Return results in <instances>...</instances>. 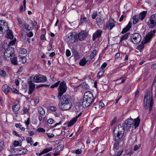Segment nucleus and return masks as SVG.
<instances>
[{"label": "nucleus", "mask_w": 156, "mask_h": 156, "mask_svg": "<svg viewBox=\"0 0 156 156\" xmlns=\"http://www.w3.org/2000/svg\"><path fill=\"white\" fill-rule=\"evenodd\" d=\"M19 52L21 54H24L27 53V50L24 48H20L19 51Z\"/></svg>", "instance_id": "obj_38"}, {"label": "nucleus", "mask_w": 156, "mask_h": 156, "mask_svg": "<svg viewBox=\"0 0 156 156\" xmlns=\"http://www.w3.org/2000/svg\"><path fill=\"white\" fill-rule=\"evenodd\" d=\"M20 104H17L12 106V109L13 112H16L18 111L20 108Z\"/></svg>", "instance_id": "obj_28"}, {"label": "nucleus", "mask_w": 156, "mask_h": 156, "mask_svg": "<svg viewBox=\"0 0 156 156\" xmlns=\"http://www.w3.org/2000/svg\"><path fill=\"white\" fill-rule=\"evenodd\" d=\"M59 103H72L71 101L72 99L70 96L68 94H65L62 96V98L59 97Z\"/></svg>", "instance_id": "obj_10"}, {"label": "nucleus", "mask_w": 156, "mask_h": 156, "mask_svg": "<svg viewBox=\"0 0 156 156\" xmlns=\"http://www.w3.org/2000/svg\"><path fill=\"white\" fill-rule=\"evenodd\" d=\"M153 104V97L151 96L150 101V105H149V112H151V110H152V106Z\"/></svg>", "instance_id": "obj_35"}, {"label": "nucleus", "mask_w": 156, "mask_h": 156, "mask_svg": "<svg viewBox=\"0 0 156 156\" xmlns=\"http://www.w3.org/2000/svg\"><path fill=\"white\" fill-rule=\"evenodd\" d=\"M123 152V150H120L118 151L115 156H121Z\"/></svg>", "instance_id": "obj_56"}, {"label": "nucleus", "mask_w": 156, "mask_h": 156, "mask_svg": "<svg viewBox=\"0 0 156 156\" xmlns=\"http://www.w3.org/2000/svg\"><path fill=\"white\" fill-rule=\"evenodd\" d=\"M147 11H143L138 16L140 17V20H143L144 18L147 14Z\"/></svg>", "instance_id": "obj_30"}, {"label": "nucleus", "mask_w": 156, "mask_h": 156, "mask_svg": "<svg viewBox=\"0 0 156 156\" xmlns=\"http://www.w3.org/2000/svg\"><path fill=\"white\" fill-rule=\"evenodd\" d=\"M38 112L41 115L44 116L45 115V111L43 108L40 106L38 108Z\"/></svg>", "instance_id": "obj_27"}, {"label": "nucleus", "mask_w": 156, "mask_h": 156, "mask_svg": "<svg viewBox=\"0 0 156 156\" xmlns=\"http://www.w3.org/2000/svg\"><path fill=\"white\" fill-rule=\"evenodd\" d=\"M67 88L66 83L64 81L60 82L58 89V94L57 97L58 99H59V97H61L63 94L66 92Z\"/></svg>", "instance_id": "obj_4"}, {"label": "nucleus", "mask_w": 156, "mask_h": 156, "mask_svg": "<svg viewBox=\"0 0 156 156\" xmlns=\"http://www.w3.org/2000/svg\"><path fill=\"white\" fill-rule=\"evenodd\" d=\"M57 108L54 106H51L50 107V109L51 111L53 112H55L57 110Z\"/></svg>", "instance_id": "obj_50"}, {"label": "nucleus", "mask_w": 156, "mask_h": 156, "mask_svg": "<svg viewBox=\"0 0 156 156\" xmlns=\"http://www.w3.org/2000/svg\"><path fill=\"white\" fill-rule=\"evenodd\" d=\"M88 33L85 31L82 30L78 34H77V38L80 41L84 40L87 36Z\"/></svg>", "instance_id": "obj_13"}, {"label": "nucleus", "mask_w": 156, "mask_h": 156, "mask_svg": "<svg viewBox=\"0 0 156 156\" xmlns=\"http://www.w3.org/2000/svg\"><path fill=\"white\" fill-rule=\"evenodd\" d=\"M151 96L152 97V95H151ZM151 98V97L150 92L149 91H147L145 94L144 102L145 101H146V102L148 101L150 102Z\"/></svg>", "instance_id": "obj_23"}, {"label": "nucleus", "mask_w": 156, "mask_h": 156, "mask_svg": "<svg viewBox=\"0 0 156 156\" xmlns=\"http://www.w3.org/2000/svg\"><path fill=\"white\" fill-rule=\"evenodd\" d=\"M98 14L97 12H94L92 15L91 18L93 19H95L97 16Z\"/></svg>", "instance_id": "obj_57"}, {"label": "nucleus", "mask_w": 156, "mask_h": 156, "mask_svg": "<svg viewBox=\"0 0 156 156\" xmlns=\"http://www.w3.org/2000/svg\"><path fill=\"white\" fill-rule=\"evenodd\" d=\"M13 144L14 147H16L19 145L20 143L18 141L15 140L14 141ZM21 145H20V146Z\"/></svg>", "instance_id": "obj_54"}, {"label": "nucleus", "mask_w": 156, "mask_h": 156, "mask_svg": "<svg viewBox=\"0 0 156 156\" xmlns=\"http://www.w3.org/2000/svg\"><path fill=\"white\" fill-rule=\"evenodd\" d=\"M129 35V33H127L126 34L121 37L119 41V42H122L123 41L127 39Z\"/></svg>", "instance_id": "obj_31"}, {"label": "nucleus", "mask_w": 156, "mask_h": 156, "mask_svg": "<svg viewBox=\"0 0 156 156\" xmlns=\"http://www.w3.org/2000/svg\"><path fill=\"white\" fill-rule=\"evenodd\" d=\"M37 131L39 132H45L46 131L45 129L42 127H40L37 129Z\"/></svg>", "instance_id": "obj_48"}, {"label": "nucleus", "mask_w": 156, "mask_h": 156, "mask_svg": "<svg viewBox=\"0 0 156 156\" xmlns=\"http://www.w3.org/2000/svg\"><path fill=\"white\" fill-rule=\"evenodd\" d=\"M140 119L139 117H138L136 119H134V124L133 126H134V128L136 129L138 127L139 125L140 122Z\"/></svg>", "instance_id": "obj_24"}, {"label": "nucleus", "mask_w": 156, "mask_h": 156, "mask_svg": "<svg viewBox=\"0 0 156 156\" xmlns=\"http://www.w3.org/2000/svg\"><path fill=\"white\" fill-rule=\"evenodd\" d=\"M59 103L58 106L63 111L69 110L71 107L72 103Z\"/></svg>", "instance_id": "obj_14"}, {"label": "nucleus", "mask_w": 156, "mask_h": 156, "mask_svg": "<svg viewBox=\"0 0 156 156\" xmlns=\"http://www.w3.org/2000/svg\"><path fill=\"white\" fill-rule=\"evenodd\" d=\"M97 53V51L96 50L94 49L93 50L92 52L90 54V59H92L95 57Z\"/></svg>", "instance_id": "obj_33"}, {"label": "nucleus", "mask_w": 156, "mask_h": 156, "mask_svg": "<svg viewBox=\"0 0 156 156\" xmlns=\"http://www.w3.org/2000/svg\"><path fill=\"white\" fill-rule=\"evenodd\" d=\"M0 74L3 77H5L6 75V73L4 69H1L0 70Z\"/></svg>", "instance_id": "obj_44"}, {"label": "nucleus", "mask_w": 156, "mask_h": 156, "mask_svg": "<svg viewBox=\"0 0 156 156\" xmlns=\"http://www.w3.org/2000/svg\"><path fill=\"white\" fill-rule=\"evenodd\" d=\"M134 121L133 119L131 118H128L124 122L122 123V126L121 125V127L123 128L124 131L129 130L131 126L134 124Z\"/></svg>", "instance_id": "obj_5"}, {"label": "nucleus", "mask_w": 156, "mask_h": 156, "mask_svg": "<svg viewBox=\"0 0 156 156\" xmlns=\"http://www.w3.org/2000/svg\"><path fill=\"white\" fill-rule=\"evenodd\" d=\"M2 51L4 52V58L6 60H10L12 57L15 56L14 48L12 47H8L6 50L4 49L3 50L2 49Z\"/></svg>", "instance_id": "obj_2"}, {"label": "nucleus", "mask_w": 156, "mask_h": 156, "mask_svg": "<svg viewBox=\"0 0 156 156\" xmlns=\"http://www.w3.org/2000/svg\"><path fill=\"white\" fill-rule=\"evenodd\" d=\"M66 55L67 57H69L71 55V52L69 49H67L66 51Z\"/></svg>", "instance_id": "obj_62"}, {"label": "nucleus", "mask_w": 156, "mask_h": 156, "mask_svg": "<svg viewBox=\"0 0 156 156\" xmlns=\"http://www.w3.org/2000/svg\"><path fill=\"white\" fill-rule=\"evenodd\" d=\"M23 113L22 114H27L28 112V109L25 108V107H23Z\"/></svg>", "instance_id": "obj_59"}, {"label": "nucleus", "mask_w": 156, "mask_h": 156, "mask_svg": "<svg viewBox=\"0 0 156 156\" xmlns=\"http://www.w3.org/2000/svg\"><path fill=\"white\" fill-rule=\"evenodd\" d=\"M147 23L149 28H155L156 26V14H153L150 16Z\"/></svg>", "instance_id": "obj_6"}, {"label": "nucleus", "mask_w": 156, "mask_h": 156, "mask_svg": "<svg viewBox=\"0 0 156 156\" xmlns=\"http://www.w3.org/2000/svg\"><path fill=\"white\" fill-rule=\"evenodd\" d=\"M149 102V101H148L147 102L145 101V102H144V108H145V110L147 109V107L148 106Z\"/></svg>", "instance_id": "obj_60"}, {"label": "nucleus", "mask_w": 156, "mask_h": 156, "mask_svg": "<svg viewBox=\"0 0 156 156\" xmlns=\"http://www.w3.org/2000/svg\"><path fill=\"white\" fill-rule=\"evenodd\" d=\"M30 122V118H28L27 120H25L24 121V123L26 124V126H28V125L29 124Z\"/></svg>", "instance_id": "obj_55"}, {"label": "nucleus", "mask_w": 156, "mask_h": 156, "mask_svg": "<svg viewBox=\"0 0 156 156\" xmlns=\"http://www.w3.org/2000/svg\"><path fill=\"white\" fill-rule=\"evenodd\" d=\"M132 22L129 21L127 26L124 28L122 30L121 33L124 34L128 31L131 27Z\"/></svg>", "instance_id": "obj_22"}, {"label": "nucleus", "mask_w": 156, "mask_h": 156, "mask_svg": "<svg viewBox=\"0 0 156 156\" xmlns=\"http://www.w3.org/2000/svg\"><path fill=\"white\" fill-rule=\"evenodd\" d=\"M117 143L114 144L113 148L116 150H117L119 148V142H116Z\"/></svg>", "instance_id": "obj_46"}, {"label": "nucleus", "mask_w": 156, "mask_h": 156, "mask_svg": "<svg viewBox=\"0 0 156 156\" xmlns=\"http://www.w3.org/2000/svg\"><path fill=\"white\" fill-rule=\"evenodd\" d=\"M83 97L87 99L90 104L94 101V95L91 92H86L85 93Z\"/></svg>", "instance_id": "obj_11"}, {"label": "nucleus", "mask_w": 156, "mask_h": 156, "mask_svg": "<svg viewBox=\"0 0 156 156\" xmlns=\"http://www.w3.org/2000/svg\"><path fill=\"white\" fill-rule=\"evenodd\" d=\"M102 33V31L101 30H98L95 32H94L92 37V40L94 41L97 38H99L101 36Z\"/></svg>", "instance_id": "obj_18"}, {"label": "nucleus", "mask_w": 156, "mask_h": 156, "mask_svg": "<svg viewBox=\"0 0 156 156\" xmlns=\"http://www.w3.org/2000/svg\"><path fill=\"white\" fill-rule=\"evenodd\" d=\"M117 121V117H114L113 119L112 120V121L111 122V125H113L115 122H116Z\"/></svg>", "instance_id": "obj_63"}, {"label": "nucleus", "mask_w": 156, "mask_h": 156, "mask_svg": "<svg viewBox=\"0 0 156 156\" xmlns=\"http://www.w3.org/2000/svg\"><path fill=\"white\" fill-rule=\"evenodd\" d=\"M124 130L121 127V125L119 124L118 127H116L114 129L113 133L115 136V140L116 142H119L122 138Z\"/></svg>", "instance_id": "obj_1"}, {"label": "nucleus", "mask_w": 156, "mask_h": 156, "mask_svg": "<svg viewBox=\"0 0 156 156\" xmlns=\"http://www.w3.org/2000/svg\"><path fill=\"white\" fill-rule=\"evenodd\" d=\"M77 34L73 32H70L66 36V41L68 44H70L77 41Z\"/></svg>", "instance_id": "obj_3"}, {"label": "nucleus", "mask_w": 156, "mask_h": 156, "mask_svg": "<svg viewBox=\"0 0 156 156\" xmlns=\"http://www.w3.org/2000/svg\"><path fill=\"white\" fill-rule=\"evenodd\" d=\"M141 35L139 33H135L131 35L129 40L134 44H137L141 41Z\"/></svg>", "instance_id": "obj_7"}, {"label": "nucleus", "mask_w": 156, "mask_h": 156, "mask_svg": "<svg viewBox=\"0 0 156 156\" xmlns=\"http://www.w3.org/2000/svg\"><path fill=\"white\" fill-rule=\"evenodd\" d=\"M12 90L14 93L19 94V91L17 89L14 88Z\"/></svg>", "instance_id": "obj_64"}, {"label": "nucleus", "mask_w": 156, "mask_h": 156, "mask_svg": "<svg viewBox=\"0 0 156 156\" xmlns=\"http://www.w3.org/2000/svg\"><path fill=\"white\" fill-rule=\"evenodd\" d=\"M87 61L86 60L85 58H83L82 59L80 60L79 62V65L81 66H84L87 62Z\"/></svg>", "instance_id": "obj_32"}, {"label": "nucleus", "mask_w": 156, "mask_h": 156, "mask_svg": "<svg viewBox=\"0 0 156 156\" xmlns=\"http://www.w3.org/2000/svg\"><path fill=\"white\" fill-rule=\"evenodd\" d=\"M48 122L50 124H51L55 122V121L51 118L47 120Z\"/></svg>", "instance_id": "obj_52"}, {"label": "nucleus", "mask_w": 156, "mask_h": 156, "mask_svg": "<svg viewBox=\"0 0 156 156\" xmlns=\"http://www.w3.org/2000/svg\"><path fill=\"white\" fill-rule=\"evenodd\" d=\"M80 23L81 24H83L84 23L87 24V18L84 17L83 18H81L80 20Z\"/></svg>", "instance_id": "obj_39"}, {"label": "nucleus", "mask_w": 156, "mask_h": 156, "mask_svg": "<svg viewBox=\"0 0 156 156\" xmlns=\"http://www.w3.org/2000/svg\"><path fill=\"white\" fill-rule=\"evenodd\" d=\"M27 152V150L23 148H15L13 150L12 154L13 155L24 154L26 153Z\"/></svg>", "instance_id": "obj_12"}, {"label": "nucleus", "mask_w": 156, "mask_h": 156, "mask_svg": "<svg viewBox=\"0 0 156 156\" xmlns=\"http://www.w3.org/2000/svg\"><path fill=\"white\" fill-rule=\"evenodd\" d=\"M105 106L103 102L100 101L99 103V106L100 108H102Z\"/></svg>", "instance_id": "obj_58"}, {"label": "nucleus", "mask_w": 156, "mask_h": 156, "mask_svg": "<svg viewBox=\"0 0 156 156\" xmlns=\"http://www.w3.org/2000/svg\"><path fill=\"white\" fill-rule=\"evenodd\" d=\"M26 58L25 57H20L19 58V62L22 63H25L26 62Z\"/></svg>", "instance_id": "obj_41"}, {"label": "nucleus", "mask_w": 156, "mask_h": 156, "mask_svg": "<svg viewBox=\"0 0 156 156\" xmlns=\"http://www.w3.org/2000/svg\"><path fill=\"white\" fill-rule=\"evenodd\" d=\"M10 89V87L7 84L4 85L2 87V90L5 94H7Z\"/></svg>", "instance_id": "obj_21"}, {"label": "nucleus", "mask_w": 156, "mask_h": 156, "mask_svg": "<svg viewBox=\"0 0 156 156\" xmlns=\"http://www.w3.org/2000/svg\"><path fill=\"white\" fill-rule=\"evenodd\" d=\"M7 22L4 20H0V33L5 32L7 29Z\"/></svg>", "instance_id": "obj_16"}, {"label": "nucleus", "mask_w": 156, "mask_h": 156, "mask_svg": "<svg viewBox=\"0 0 156 156\" xmlns=\"http://www.w3.org/2000/svg\"><path fill=\"white\" fill-rule=\"evenodd\" d=\"M64 145L62 144L59 145L57 147V148H58L59 149V151L60 152V151H62Z\"/></svg>", "instance_id": "obj_53"}, {"label": "nucleus", "mask_w": 156, "mask_h": 156, "mask_svg": "<svg viewBox=\"0 0 156 156\" xmlns=\"http://www.w3.org/2000/svg\"><path fill=\"white\" fill-rule=\"evenodd\" d=\"M60 81H58L57 82L54 83L53 84L51 85L50 87L51 88H54L57 87L58 86L59 84H60Z\"/></svg>", "instance_id": "obj_40"}, {"label": "nucleus", "mask_w": 156, "mask_h": 156, "mask_svg": "<svg viewBox=\"0 0 156 156\" xmlns=\"http://www.w3.org/2000/svg\"><path fill=\"white\" fill-rule=\"evenodd\" d=\"M105 72V70L101 69L98 73L97 74V77L98 79L100 78L101 76L104 74Z\"/></svg>", "instance_id": "obj_34"}, {"label": "nucleus", "mask_w": 156, "mask_h": 156, "mask_svg": "<svg viewBox=\"0 0 156 156\" xmlns=\"http://www.w3.org/2000/svg\"><path fill=\"white\" fill-rule=\"evenodd\" d=\"M6 25H7V30H5V32L1 33L3 34L6 32L7 33L6 34V37L8 38L11 39H12L13 38V36L12 34V31L11 30L9 29L8 24L7 23Z\"/></svg>", "instance_id": "obj_17"}, {"label": "nucleus", "mask_w": 156, "mask_h": 156, "mask_svg": "<svg viewBox=\"0 0 156 156\" xmlns=\"http://www.w3.org/2000/svg\"><path fill=\"white\" fill-rule=\"evenodd\" d=\"M72 52L73 55L76 58L78 59L79 58L80 55L79 53L77 51L76 49L75 48L72 49Z\"/></svg>", "instance_id": "obj_25"}, {"label": "nucleus", "mask_w": 156, "mask_h": 156, "mask_svg": "<svg viewBox=\"0 0 156 156\" xmlns=\"http://www.w3.org/2000/svg\"><path fill=\"white\" fill-rule=\"evenodd\" d=\"M28 84H29V90L28 94H31L35 89V84L31 80L29 82Z\"/></svg>", "instance_id": "obj_19"}, {"label": "nucleus", "mask_w": 156, "mask_h": 156, "mask_svg": "<svg viewBox=\"0 0 156 156\" xmlns=\"http://www.w3.org/2000/svg\"><path fill=\"white\" fill-rule=\"evenodd\" d=\"M26 141L28 143H30L31 145L32 144V143H31V142H32V143L33 142L32 138L30 137H28L27 138Z\"/></svg>", "instance_id": "obj_47"}, {"label": "nucleus", "mask_w": 156, "mask_h": 156, "mask_svg": "<svg viewBox=\"0 0 156 156\" xmlns=\"http://www.w3.org/2000/svg\"><path fill=\"white\" fill-rule=\"evenodd\" d=\"M46 81V77L41 75L37 74L33 78V81L35 83L44 82Z\"/></svg>", "instance_id": "obj_8"}, {"label": "nucleus", "mask_w": 156, "mask_h": 156, "mask_svg": "<svg viewBox=\"0 0 156 156\" xmlns=\"http://www.w3.org/2000/svg\"><path fill=\"white\" fill-rule=\"evenodd\" d=\"M81 85L82 86V87L83 89H89V86L85 82H83V83L81 84Z\"/></svg>", "instance_id": "obj_36"}, {"label": "nucleus", "mask_w": 156, "mask_h": 156, "mask_svg": "<svg viewBox=\"0 0 156 156\" xmlns=\"http://www.w3.org/2000/svg\"><path fill=\"white\" fill-rule=\"evenodd\" d=\"M115 21L112 19H110L108 23H107L103 27V29L105 30L108 29L111 30L115 26Z\"/></svg>", "instance_id": "obj_9"}, {"label": "nucleus", "mask_w": 156, "mask_h": 156, "mask_svg": "<svg viewBox=\"0 0 156 156\" xmlns=\"http://www.w3.org/2000/svg\"><path fill=\"white\" fill-rule=\"evenodd\" d=\"M107 63L106 62L104 63L101 66V69L105 70L104 69L107 66Z\"/></svg>", "instance_id": "obj_51"}, {"label": "nucleus", "mask_w": 156, "mask_h": 156, "mask_svg": "<svg viewBox=\"0 0 156 156\" xmlns=\"http://www.w3.org/2000/svg\"><path fill=\"white\" fill-rule=\"evenodd\" d=\"M52 149V147H48L44 149L42 151L44 154L48 152Z\"/></svg>", "instance_id": "obj_43"}, {"label": "nucleus", "mask_w": 156, "mask_h": 156, "mask_svg": "<svg viewBox=\"0 0 156 156\" xmlns=\"http://www.w3.org/2000/svg\"><path fill=\"white\" fill-rule=\"evenodd\" d=\"M156 32V30H151L146 35L145 37V42L147 43L152 38L154 34Z\"/></svg>", "instance_id": "obj_15"}, {"label": "nucleus", "mask_w": 156, "mask_h": 156, "mask_svg": "<svg viewBox=\"0 0 156 156\" xmlns=\"http://www.w3.org/2000/svg\"><path fill=\"white\" fill-rule=\"evenodd\" d=\"M132 19L133 20V23L134 24H136L140 19L138 16L136 15L133 17Z\"/></svg>", "instance_id": "obj_29"}, {"label": "nucleus", "mask_w": 156, "mask_h": 156, "mask_svg": "<svg viewBox=\"0 0 156 156\" xmlns=\"http://www.w3.org/2000/svg\"><path fill=\"white\" fill-rule=\"evenodd\" d=\"M10 60L13 65H16L18 64L17 57H15V56L12 57V59H10Z\"/></svg>", "instance_id": "obj_26"}, {"label": "nucleus", "mask_w": 156, "mask_h": 156, "mask_svg": "<svg viewBox=\"0 0 156 156\" xmlns=\"http://www.w3.org/2000/svg\"><path fill=\"white\" fill-rule=\"evenodd\" d=\"M16 42V40H13L11 41L8 44V47H10L11 46L14 45Z\"/></svg>", "instance_id": "obj_49"}, {"label": "nucleus", "mask_w": 156, "mask_h": 156, "mask_svg": "<svg viewBox=\"0 0 156 156\" xmlns=\"http://www.w3.org/2000/svg\"><path fill=\"white\" fill-rule=\"evenodd\" d=\"M77 121L74 118L68 124V126H73Z\"/></svg>", "instance_id": "obj_37"}, {"label": "nucleus", "mask_w": 156, "mask_h": 156, "mask_svg": "<svg viewBox=\"0 0 156 156\" xmlns=\"http://www.w3.org/2000/svg\"><path fill=\"white\" fill-rule=\"evenodd\" d=\"M25 27L26 29L28 31H30V30H32L33 29V27H30L29 26V25L27 24H25Z\"/></svg>", "instance_id": "obj_45"}, {"label": "nucleus", "mask_w": 156, "mask_h": 156, "mask_svg": "<svg viewBox=\"0 0 156 156\" xmlns=\"http://www.w3.org/2000/svg\"><path fill=\"white\" fill-rule=\"evenodd\" d=\"M144 45L143 44H141L139 45L136 48V49L139 50L140 51H141L142 49L144 48Z\"/></svg>", "instance_id": "obj_42"}, {"label": "nucleus", "mask_w": 156, "mask_h": 156, "mask_svg": "<svg viewBox=\"0 0 156 156\" xmlns=\"http://www.w3.org/2000/svg\"><path fill=\"white\" fill-rule=\"evenodd\" d=\"M49 85L44 84H39L37 87L36 88L38 89V88L42 87L45 86L47 87V86H48Z\"/></svg>", "instance_id": "obj_61"}, {"label": "nucleus", "mask_w": 156, "mask_h": 156, "mask_svg": "<svg viewBox=\"0 0 156 156\" xmlns=\"http://www.w3.org/2000/svg\"><path fill=\"white\" fill-rule=\"evenodd\" d=\"M90 104L88 102L85 98L83 97V99L82 102V106L84 108L87 107L89 106Z\"/></svg>", "instance_id": "obj_20"}]
</instances>
